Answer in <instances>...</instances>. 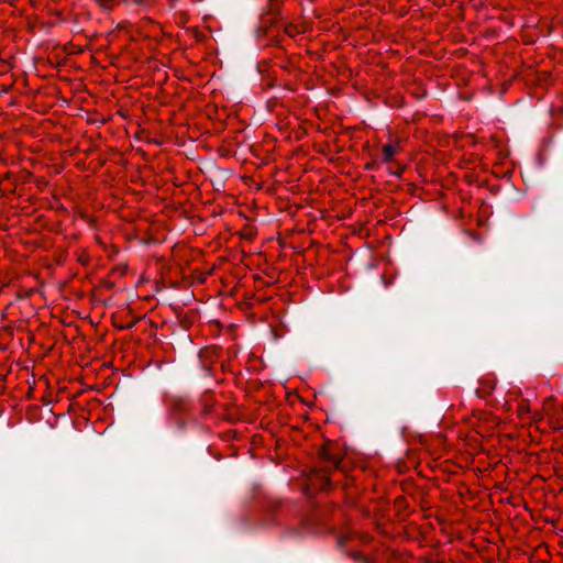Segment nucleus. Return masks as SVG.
Listing matches in <instances>:
<instances>
[{
    "instance_id": "20e7f679",
    "label": "nucleus",
    "mask_w": 563,
    "mask_h": 563,
    "mask_svg": "<svg viewBox=\"0 0 563 563\" xmlns=\"http://www.w3.org/2000/svg\"><path fill=\"white\" fill-rule=\"evenodd\" d=\"M278 506V503H272L269 506H268V509H267V515L264 519L265 523L267 525H271V523H274L275 520L274 518L272 517L271 515V511L273 510L274 507H277Z\"/></svg>"
},
{
    "instance_id": "f03ea898",
    "label": "nucleus",
    "mask_w": 563,
    "mask_h": 563,
    "mask_svg": "<svg viewBox=\"0 0 563 563\" xmlns=\"http://www.w3.org/2000/svg\"><path fill=\"white\" fill-rule=\"evenodd\" d=\"M395 153H396L395 146H393L391 144H387L382 150V157L385 162H389L393 159Z\"/></svg>"
},
{
    "instance_id": "39448f33",
    "label": "nucleus",
    "mask_w": 563,
    "mask_h": 563,
    "mask_svg": "<svg viewBox=\"0 0 563 563\" xmlns=\"http://www.w3.org/2000/svg\"><path fill=\"white\" fill-rule=\"evenodd\" d=\"M324 461L327 463H330L333 467H336L339 465V461L329 453H324Z\"/></svg>"
},
{
    "instance_id": "423d86ee",
    "label": "nucleus",
    "mask_w": 563,
    "mask_h": 563,
    "mask_svg": "<svg viewBox=\"0 0 563 563\" xmlns=\"http://www.w3.org/2000/svg\"><path fill=\"white\" fill-rule=\"evenodd\" d=\"M183 409H184V404L181 401H175L173 404L172 411H173L174 415H176L177 412L183 411Z\"/></svg>"
},
{
    "instance_id": "1a4fd4ad",
    "label": "nucleus",
    "mask_w": 563,
    "mask_h": 563,
    "mask_svg": "<svg viewBox=\"0 0 563 563\" xmlns=\"http://www.w3.org/2000/svg\"><path fill=\"white\" fill-rule=\"evenodd\" d=\"M323 479H324V483H325L327 485H329V484H330V481H329L328 478H325V477H324Z\"/></svg>"
},
{
    "instance_id": "f257e3e1",
    "label": "nucleus",
    "mask_w": 563,
    "mask_h": 563,
    "mask_svg": "<svg viewBox=\"0 0 563 563\" xmlns=\"http://www.w3.org/2000/svg\"><path fill=\"white\" fill-rule=\"evenodd\" d=\"M269 8L266 14H264L257 26V35H266L269 29L276 24L277 18L280 14V8L278 5V0H268Z\"/></svg>"
},
{
    "instance_id": "7ed1b4c3",
    "label": "nucleus",
    "mask_w": 563,
    "mask_h": 563,
    "mask_svg": "<svg viewBox=\"0 0 563 563\" xmlns=\"http://www.w3.org/2000/svg\"><path fill=\"white\" fill-rule=\"evenodd\" d=\"M172 423L175 426V428H176L179 432H183V431H185V429H186V422H185V420H184L181 417L174 416V417L172 418Z\"/></svg>"
},
{
    "instance_id": "6e6552de",
    "label": "nucleus",
    "mask_w": 563,
    "mask_h": 563,
    "mask_svg": "<svg viewBox=\"0 0 563 563\" xmlns=\"http://www.w3.org/2000/svg\"><path fill=\"white\" fill-rule=\"evenodd\" d=\"M133 325H134V323H130V324H129V325H126L125 328H126V329H131V328H133Z\"/></svg>"
},
{
    "instance_id": "0eeeda50",
    "label": "nucleus",
    "mask_w": 563,
    "mask_h": 563,
    "mask_svg": "<svg viewBox=\"0 0 563 563\" xmlns=\"http://www.w3.org/2000/svg\"><path fill=\"white\" fill-rule=\"evenodd\" d=\"M352 556L357 561H365L364 556L361 553H353Z\"/></svg>"
}]
</instances>
